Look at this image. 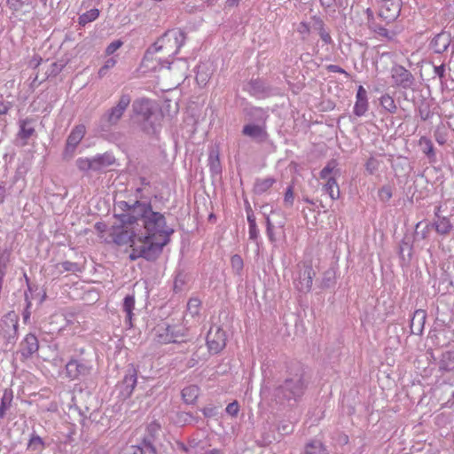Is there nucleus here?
Instances as JSON below:
<instances>
[{
    "label": "nucleus",
    "instance_id": "1",
    "mask_svg": "<svg viewBox=\"0 0 454 454\" xmlns=\"http://www.w3.org/2000/svg\"><path fill=\"white\" fill-rule=\"evenodd\" d=\"M310 377L307 368L300 362H293L287 367V376L283 384L274 390L275 398L281 403L297 402L304 395Z\"/></svg>",
    "mask_w": 454,
    "mask_h": 454
},
{
    "label": "nucleus",
    "instance_id": "2",
    "mask_svg": "<svg viewBox=\"0 0 454 454\" xmlns=\"http://www.w3.org/2000/svg\"><path fill=\"white\" fill-rule=\"evenodd\" d=\"M134 121L140 129L148 134H156L160 126L163 114L153 103L147 98H137L132 103Z\"/></svg>",
    "mask_w": 454,
    "mask_h": 454
},
{
    "label": "nucleus",
    "instance_id": "3",
    "mask_svg": "<svg viewBox=\"0 0 454 454\" xmlns=\"http://www.w3.org/2000/svg\"><path fill=\"white\" fill-rule=\"evenodd\" d=\"M151 207V202H143L137 200L133 203L125 200L115 202L114 207V217L120 223V226L117 229L120 230V228L133 225L137 223L138 220H142L143 222L149 213Z\"/></svg>",
    "mask_w": 454,
    "mask_h": 454
},
{
    "label": "nucleus",
    "instance_id": "4",
    "mask_svg": "<svg viewBox=\"0 0 454 454\" xmlns=\"http://www.w3.org/2000/svg\"><path fill=\"white\" fill-rule=\"evenodd\" d=\"M131 103V96L122 93L117 103L107 109L99 118L97 129L101 133H109L113 127L118 125Z\"/></svg>",
    "mask_w": 454,
    "mask_h": 454
},
{
    "label": "nucleus",
    "instance_id": "5",
    "mask_svg": "<svg viewBox=\"0 0 454 454\" xmlns=\"http://www.w3.org/2000/svg\"><path fill=\"white\" fill-rule=\"evenodd\" d=\"M186 40L185 33L181 29L166 31L151 47L146 53H154L163 51L166 55H176Z\"/></svg>",
    "mask_w": 454,
    "mask_h": 454
},
{
    "label": "nucleus",
    "instance_id": "6",
    "mask_svg": "<svg viewBox=\"0 0 454 454\" xmlns=\"http://www.w3.org/2000/svg\"><path fill=\"white\" fill-rule=\"evenodd\" d=\"M91 370V354H87L83 348L75 349L74 354L66 364L67 377L73 380L90 375Z\"/></svg>",
    "mask_w": 454,
    "mask_h": 454
},
{
    "label": "nucleus",
    "instance_id": "7",
    "mask_svg": "<svg viewBox=\"0 0 454 454\" xmlns=\"http://www.w3.org/2000/svg\"><path fill=\"white\" fill-rule=\"evenodd\" d=\"M143 226L145 230L146 239H153L156 236L170 239L171 235L175 232L172 227L167 225L165 215L160 212L153 211L152 207L143 221Z\"/></svg>",
    "mask_w": 454,
    "mask_h": 454
},
{
    "label": "nucleus",
    "instance_id": "8",
    "mask_svg": "<svg viewBox=\"0 0 454 454\" xmlns=\"http://www.w3.org/2000/svg\"><path fill=\"white\" fill-rule=\"evenodd\" d=\"M138 372V365L129 364L126 366L122 379L115 386V392L120 400H126L131 396L137 386Z\"/></svg>",
    "mask_w": 454,
    "mask_h": 454
},
{
    "label": "nucleus",
    "instance_id": "9",
    "mask_svg": "<svg viewBox=\"0 0 454 454\" xmlns=\"http://www.w3.org/2000/svg\"><path fill=\"white\" fill-rule=\"evenodd\" d=\"M390 74L394 87L403 90H415L416 78L412 73L403 66L395 64L391 67Z\"/></svg>",
    "mask_w": 454,
    "mask_h": 454
},
{
    "label": "nucleus",
    "instance_id": "10",
    "mask_svg": "<svg viewBox=\"0 0 454 454\" xmlns=\"http://www.w3.org/2000/svg\"><path fill=\"white\" fill-rule=\"evenodd\" d=\"M19 317L15 311L6 313L1 319L0 334L7 343L13 344L18 336Z\"/></svg>",
    "mask_w": 454,
    "mask_h": 454
},
{
    "label": "nucleus",
    "instance_id": "11",
    "mask_svg": "<svg viewBox=\"0 0 454 454\" xmlns=\"http://www.w3.org/2000/svg\"><path fill=\"white\" fill-rule=\"evenodd\" d=\"M140 255L148 262H154L161 254L163 247L170 242V239H163L161 243L153 242V239H146L145 236L139 237Z\"/></svg>",
    "mask_w": 454,
    "mask_h": 454
},
{
    "label": "nucleus",
    "instance_id": "12",
    "mask_svg": "<svg viewBox=\"0 0 454 454\" xmlns=\"http://www.w3.org/2000/svg\"><path fill=\"white\" fill-rule=\"evenodd\" d=\"M160 430V425L159 423L156 421L151 422L147 425L144 436L137 444L147 450L150 454H159L156 442Z\"/></svg>",
    "mask_w": 454,
    "mask_h": 454
},
{
    "label": "nucleus",
    "instance_id": "13",
    "mask_svg": "<svg viewBox=\"0 0 454 454\" xmlns=\"http://www.w3.org/2000/svg\"><path fill=\"white\" fill-rule=\"evenodd\" d=\"M226 341V333L220 326L210 327L207 334V345L210 352L218 354L225 348Z\"/></svg>",
    "mask_w": 454,
    "mask_h": 454
},
{
    "label": "nucleus",
    "instance_id": "14",
    "mask_svg": "<svg viewBox=\"0 0 454 454\" xmlns=\"http://www.w3.org/2000/svg\"><path fill=\"white\" fill-rule=\"evenodd\" d=\"M402 5V0H383L380 7L379 17L387 24L394 22L400 15Z\"/></svg>",
    "mask_w": 454,
    "mask_h": 454
},
{
    "label": "nucleus",
    "instance_id": "15",
    "mask_svg": "<svg viewBox=\"0 0 454 454\" xmlns=\"http://www.w3.org/2000/svg\"><path fill=\"white\" fill-rule=\"evenodd\" d=\"M85 133L86 128L82 124L77 125L72 129L66 142V146L63 153L64 157H73L77 145L84 137Z\"/></svg>",
    "mask_w": 454,
    "mask_h": 454
},
{
    "label": "nucleus",
    "instance_id": "16",
    "mask_svg": "<svg viewBox=\"0 0 454 454\" xmlns=\"http://www.w3.org/2000/svg\"><path fill=\"white\" fill-rule=\"evenodd\" d=\"M315 274L312 266L304 265L299 272L298 283L296 284L297 289L300 292H309L312 287Z\"/></svg>",
    "mask_w": 454,
    "mask_h": 454
},
{
    "label": "nucleus",
    "instance_id": "17",
    "mask_svg": "<svg viewBox=\"0 0 454 454\" xmlns=\"http://www.w3.org/2000/svg\"><path fill=\"white\" fill-rule=\"evenodd\" d=\"M242 134L256 143H264L269 137L264 125L247 124L242 129Z\"/></svg>",
    "mask_w": 454,
    "mask_h": 454
},
{
    "label": "nucleus",
    "instance_id": "18",
    "mask_svg": "<svg viewBox=\"0 0 454 454\" xmlns=\"http://www.w3.org/2000/svg\"><path fill=\"white\" fill-rule=\"evenodd\" d=\"M39 348L37 337L33 333L26 335L23 341L20 343V353L23 360L31 357Z\"/></svg>",
    "mask_w": 454,
    "mask_h": 454
},
{
    "label": "nucleus",
    "instance_id": "19",
    "mask_svg": "<svg viewBox=\"0 0 454 454\" xmlns=\"http://www.w3.org/2000/svg\"><path fill=\"white\" fill-rule=\"evenodd\" d=\"M120 226V223L113 226V231L111 236L113 237V241L118 246H123L127 244H133L135 242L136 233L131 231L124 230L123 228H117Z\"/></svg>",
    "mask_w": 454,
    "mask_h": 454
},
{
    "label": "nucleus",
    "instance_id": "20",
    "mask_svg": "<svg viewBox=\"0 0 454 454\" xmlns=\"http://www.w3.org/2000/svg\"><path fill=\"white\" fill-rule=\"evenodd\" d=\"M451 43V35L450 32L442 30L437 34L430 42V48L435 53L444 52Z\"/></svg>",
    "mask_w": 454,
    "mask_h": 454
},
{
    "label": "nucleus",
    "instance_id": "21",
    "mask_svg": "<svg viewBox=\"0 0 454 454\" xmlns=\"http://www.w3.org/2000/svg\"><path fill=\"white\" fill-rule=\"evenodd\" d=\"M369 103L367 98V91L362 86L359 85L356 95V103L354 106L353 113L356 116L361 117L365 114L368 111Z\"/></svg>",
    "mask_w": 454,
    "mask_h": 454
},
{
    "label": "nucleus",
    "instance_id": "22",
    "mask_svg": "<svg viewBox=\"0 0 454 454\" xmlns=\"http://www.w3.org/2000/svg\"><path fill=\"white\" fill-rule=\"evenodd\" d=\"M438 370L442 374L454 375V349L443 351L438 361Z\"/></svg>",
    "mask_w": 454,
    "mask_h": 454
},
{
    "label": "nucleus",
    "instance_id": "23",
    "mask_svg": "<svg viewBox=\"0 0 454 454\" xmlns=\"http://www.w3.org/2000/svg\"><path fill=\"white\" fill-rule=\"evenodd\" d=\"M244 90L254 97H264L269 92V88L261 79H251L245 86Z\"/></svg>",
    "mask_w": 454,
    "mask_h": 454
},
{
    "label": "nucleus",
    "instance_id": "24",
    "mask_svg": "<svg viewBox=\"0 0 454 454\" xmlns=\"http://www.w3.org/2000/svg\"><path fill=\"white\" fill-rule=\"evenodd\" d=\"M426 318L427 312L425 309H417L414 311L410 324L411 333L412 334H422Z\"/></svg>",
    "mask_w": 454,
    "mask_h": 454
},
{
    "label": "nucleus",
    "instance_id": "25",
    "mask_svg": "<svg viewBox=\"0 0 454 454\" xmlns=\"http://www.w3.org/2000/svg\"><path fill=\"white\" fill-rule=\"evenodd\" d=\"M312 20V28L317 31L322 39V41L325 44H333V41L329 33V31L325 27V24L323 19L319 16L314 15L311 17Z\"/></svg>",
    "mask_w": 454,
    "mask_h": 454
},
{
    "label": "nucleus",
    "instance_id": "26",
    "mask_svg": "<svg viewBox=\"0 0 454 454\" xmlns=\"http://www.w3.org/2000/svg\"><path fill=\"white\" fill-rule=\"evenodd\" d=\"M93 171L100 172L115 162V158L112 153H105L92 157Z\"/></svg>",
    "mask_w": 454,
    "mask_h": 454
},
{
    "label": "nucleus",
    "instance_id": "27",
    "mask_svg": "<svg viewBox=\"0 0 454 454\" xmlns=\"http://www.w3.org/2000/svg\"><path fill=\"white\" fill-rule=\"evenodd\" d=\"M34 120L30 118H26L24 120H20L19 121L20 130L18 133V137L24 140L23 145L27 144V139L33 136H35V129L33 126Z\"/></svg>",
    "mask_w": 454,
    "mask_h": 454
},
{
    "label": "nucleus",
    "instance_id": "28",
    "mask_svg": "<svg viewBox=\"0 0 454 454\" xmlns=\"http://www.w3.org/2000/svg\"><path fill=\"white\" fill-rule=\"evenodd\" d=\"M419 145L421 148L422 153L427 156L430 163L436 162V153L430 138L423 136L419 140Z\"/></svg>",
    "mask_w": 454,
    "mask_h": 454
},
{
    "label": "nucleus",
    "instance_id": "29",
    "mask_svg": "<svg viewBox=\"0 0 454 454\" xmlns=\"http://www.w3.org/2000/svg\"><path fill=\"white\" fill-rule=\"evenodd\" d=\"M415 240L408 234H405L399 246V255L402 260L405 261L406 257L404 252L407 251V260L410 261L412 255L413 245Z\"/></svg>",
    "mask_w": 454,
    "mask_h": 454
},
{
    "label": "nucleus",
    "instance_id": "30",
    "mask_svg": "<svg viewBox=\"0 0 454 454\" xmlns=\"http://www.w3.org/2000/svg\"><path fill=\"white\" fill-rule=\"evenodd\" d=\"M275 183L276 179L274 177L257 178L254 182L253 192L256 195H262L269 191Z\"/></svg>",
    "mask_w": 454,
    "mask_h": 454
},
{
    "label": "nucleus",
    "instance_id": "31",
    "mask_svg": "<svg viewBox=\"0 0 454 454\" xmlns=\"http://www.w3.org/2000/svg\"><path fill=\"white\" fill-rule=\"evenodd\" d=\"M200 395V388L196 385H190L183 388L182 399L187 404H193Z\"/></svg>",
    "mask_w": 454,
    "mask_h": 454
},
{
    "label": "nucleus",
    "instance_id": "32",
    "mask_svg": "<svg viewBox=\"0 0 454 454\" xmlns=\"http://www.w3.org/2000/svg\"><path fill=\"white\" fill-rule=\"evenodd\" d=\"M370 30L378 36L384 38L386 42H395L396 39L397 34L395 30H389L379 23L373 26Z\"/></svg>",
    "mask_w": 454,
    "mask_h": 454
},
{
    "label": "nucleus",
    "instance_id": "33",
    "mask_svg": "<svg viewBox=\"0 0 454 454\" xmlns=\"http://www.w3.org/2000/svg\"><path fill=\"white\" fill-rule=\"evenodd\" d=\"M170 338L173 340L172 343H182L185 341L187 337V329L182 325H168Z\"/></svg>",
    "mask_w": 454,
    "mask_h": 454
},
{
    "label": "nucleus",
    "instance_id": "34",
    "mask_svg": "<svg viewBox=\"0 0 454 454\" xmlns=\"http://www.w3.org/2000/svg\"><path fill=\"white\" fill-rule=\"evenodd\" d=\"M305 454H329L324 443L317 439L311 440L304 447Z\"/></svg>",
    "mask_w": 454,
    "mask_h": 454
},
{
    "label": "nucleus",
    "instance_id": "35",
    "mask_svg": "<svg viewBox=\"0 0 454 454\" xmlns=\"http://www.w3.org/2000/svg\"><path fill=\"white\" fill-rule=\"evenodd\" d=\"M169 331L168 325H159L155 328L154 340L160 344L172 343L173 340L170 338Z\"/></svg>",
    "mask_w": 454,
    "mask_h": 454
},
{
    "label": "nucleus",
    "instance_id": "36",
    "mask_svg": "<svg viewBox=\"0 0 454 454\" xmlns=\"http://www.w3.org/2000/svg\"><path fill=\"white\" fill-rule=\"evenodd\" d=\"M13 399V392L11 388H5L0 402V419H4L6 414V411L12 406Z\"/></svg>",
    "mask_w": 454,
    "mask_h": 454
},
{
    "label": "nucleus",
    "instance_id": "37",
    "mask_svg": "<svg viewBox=\"0 0 454 454\" xmlns=\"http://www.w3.org/2000/svg\"><path fill=\"white\" fill-rule=\"evenodd\" d=\"M123 311L126 313V322L129 323V327L133 326L132 317L133 309H135V297L134 295L128 294L123 300Z\"/></svg>",
    "mask_w": 454,
    "mask_h": 454
},
{
    "label": "nucleus",
    "instance_id": "38",
    "mask_svg": "<svg viewBox=\"0 0 454 454\" xmlns=\"http://www.w3.org/2000/svg\"><path fill=\"white\" fill-rule=\"evenodd\" d=\"M433 226H434L436 232L440 235L449 234L453 228L450 219L445 216L435 220Z\"/></svg>",
    "mask_w": 454,
    "mask_h": 454
},
{
    "label": "nucleus",
    "instance_id": "39",
    "mask_svg": "<svg viewBox=\"0 0 454 454\" xmlns=\"http://www.w3.org/2000/svg\"><path fill=\"white\" fill-rule=\"evenodd\" d=\"M247 116L249 121H256L264 124L268 114L265 110L261 107H252L247 112Z\"/></svg>",
    "mask_w": 454,
    "mask_h": 454
},
{
    "label": "nucleus",
    "instance_id": "40",
    "mask_svg": "<svg viewBox=\"0 0 454 454\" xmlns=\"http://www.w3.org/2000/svg\"><path fill=\"white\" fill-rule=\"evenodd\" d=\"M324 190L329 194L332 200H334L340 198V188L334 176L327 178V182L324 185Z\"/></svg>",
    "mask_w": 454,
    "mask_h": 454
},
{
    "label": "nucleus",
    "instance_id": "41",
    "mask_svg": "<svg viewBox=\"0 0 454 454\" xmlns=\"http://www.w3.org/2000/svg\"><path fill=\"white\" fill-rule=\"evenodd\" d=\"M431 225L427 223L419 222L413 233L414 240L427 239L430 232Z\"/></svg>",
    "mask_w": 454,
    "mask_h": 454
},
{
    "label": "nucleus",
    "instance_id": "42",
    "mask_svg": "<svg viewBox=\"0 0 454 454\" xmlns=\"http://www.w3.org/2000/svg\"><path fill=\"white\" fill-rule=\"evenodd\" d=\"M380 104L382 108L389 114H395L397 111L395 100L389 94L382 95L380 98Z\"/></svg>",
    "mask_w": 454,
    "mask_h": 454
},
{
    "label": "nucleus",
    "instance_id": "43",
    "mask_svg": "<svg viewBox=\"0 0 454 454\" xmlns=\"http://www.w3.org/2000/svg\"><path fill=\"white\" fill-rule=\"evenodd\" d=\"M208 160H209V168H210L211 174L213 176L221 175L222 166H221V162L219 160L218 153H215L214 151H212L209 153Z\"/></svg>",
    "mask_w": 454,
    "mask_h": 454
},
{
    "label": "nucleus",
    "instance_id": "44",
    "mask_svg": "<svg viewBox=\"0 0 454 454\" xmlns=\"http://www.w3.org/2000/svg\"><path fill=\"white\" fill-rule=\"evenodd\" d=\"M338 161L335 159L330 160L327 164L322 168V170L319 173V176L321 179H326L329 178L328 176L332 173H334V175L340 174V170L337 169Z\"/></svg>",
    "mask_w": 454,
    "mask_h": 454
},
{
    "label": "nucleus",
    "instance_id": "45",
    "mask_svg": "<svg viewBox=\"0 0 454 454\" xmlns=\"http://www.w3.org/2000/svg\"><path fill=\"white\" fill-rule=\"evenodd\" d=\"M99 16V10L97 8L90 9V11L81 14L78 19V24L84 27L86 24L94 21Z\"/></svg>",
    "mask_w": 454,
    "mask_h": 454
},
{
    "label": "nucleus",
    "instance_id": "46",
    "mask_svg": "<svg viewBox=\"0 0 454 454\" xmlns=\"http://www.w3.org/2000/svg\"><path fill=\"white\" fill-rule=\"evenodd\" d=\"M45 448V443L42 437L36 434H32L27 443V450L34 451H42Z\"/></svg>",
    "mask_w": 454,
    "mask_h": 454
},
{
    "label": "nucleus",
    "instance_id": "47",
    "mask_svg": "<svg viewBox=\"0 0 454 454\" xmlns=\"http://www.w3.org/2000/svg\"><path fill=\"white\" fill-rule=\"evenodd\" d=\"M76 167L80 171H93V164L91 158H78L75 161Z\"/></svg>",
    "mask_w": 454,
    "mask_h": 454
},
{
    "label": "nucleus",
    "instance_id": "48",
    "mask_svg": "<svg viewBox=\"0 0 454 454\" xmlns=\"http://www.w3.org/2000/svg\"><path fill=\"white\" fill-rule=\"evenodd\" d=\"M378 195L382 202H387L393 196V188L389 184L383 185L379 189Z\"/></svg>",
    "mask_w": 454,
    "mask_h": 454
},
{
    "label": "nucleus",
    "instance_id": "49",
    "mask_svg": "<svg viewBox=\"0 0 454 454\" xmlns=\"http://www.w3.org/2000/svg\"><path fill=\"white\" fill-rule=\"evenodd\" d=\"M247 218L249 225V239L256 240L259 236V230L255 223V216L247 215Z\"/></svg>",
    "mask_w": 454,
    "mask_h": 454
},
{
    "label": "nucleus",
    "instance_id": "50",
    "mask_svg": "<svg viewBox=\"0 0 454 454\" xmlns=\"http://www.w3.org/2000/svg\"><path fill=\"white\" fill-rule=\"evenodd\" d=\"M379 167L380 161L372 156H371L364 164L365 171L369 175H374L378 171Z\"/></svg>",
    "mask_w": 454,
    "mask_h": 454
},
{
    "label": "nucleus",
    "instance_id": "51",
    "mask_svg": "<svg viewBox=\"0 0 454 454\" xmlns=\"http://www.w3.org/2000/svg\"><path fill=\"white\" fill-rule=\"evenodd\" d=\"M201 301L199 298L192 297L187 302V309L192 316L198 315Z\"/></svg>",
    "mask_w": 454,
    "mask_h": 454
},
{
    "label": "nucleus",
    "instance_id": "52",
    "mask_svg": "<svg viewBox=\"0 0 454 454\" xmlns=\"http://www.w3.org/2000/svg\"><path fill=\"white\" fill-rule=\"evenodd\" d=\"M263 215L266 219V234L268 236L269 240L271 243H275L277 239L274 233V225L272 224L270 217L268 216V213L266 211L263 212Z\"/></svg>",
    "mask_w": 454,
    "mask_h": 454
},
{
    "label": "nucleus",
    "instance_id": "53",
    "mask_svg": "<svg viewBox=\"0 0 454 454\" xmlns=\"http://www.w3.org/2000/svg\"><path fill=\"white\" fill-rule=\"evenodd\" d=\"M335 273L333 270H326L324 273L321 286L324 288H329L334 284Z\"/></svg>",
    "mask_w": 454,
    "mask_h": 454
},
{
    "label": "nucleus",
    "instance_id": "54",
    "mask_svg": "<svg viewBox=\"0 0 454 454\" xmlns=\"http://www.w3.org/2000/svg\"><path fill=\"white\" fill-rule=\"evenodd\" d=\"M219 408V406L208 404L207 406L201 409V412L203 413L205 418L211 419L218 415Z\"/></svg>",
    "mask_w": 454,
    "mask_h": 454
},
{
    "label": "nucleus",
    "instance_id": "55",
    "mask_svg": "<svg viewBox=\"0 0 454 454\" xmlns=\"http://www.w3.org/2000/svg\"><path fill=\"white\" fill-rule=\"evenodd\" d=\"M231 267H232L233 270L237 274H240V272L243 269V266H244L243 260H242L241 256L239 254L232 255L231 258Z\"/></svg>",
    "mask_w": 454,
    "mask_h": 454
},
{
    "label": "nucleus",
    "instance_id": "56",
    "mask_svg": "<svg viewBox=\"0 0 454 454\" xmlns=\"http://www.w3.org/2000/svg\"><path fill=\"white\" fill-rule=\"evenodd\" d=\"M294 186L289 185L286 188L284 197V204L287 207H291L294 204Z\"/></svg>",
    "mask_w": 454,
    "mask_h": 454
},
{
    "label": "nucleus",
    "instance_id": "57",
    "mask_svg": "<svg viewBox=\"0 0 454 454\" xmlns=\"http://www.w3.org/2000/svg\"><path fill=\"white\" fill-rule=\"evenodd\" d=\"M419 113L421 120L427 121L431 118L432 113L427 104H421L419 106Z\"/></svg>",
    "mask_w": 454,
    "mask_h": 454
},
{
    "label": "nucleus",
    "instance_id": "58",
    "mask_svg": "<svg viewBox=\"0 0 454 454\" xmlns=\"http://www.w3.org/2000/svg\"><path fill=\"white\" fill-rule=\"evenodd\" d=\"M61 266L65 271L79 272L81 267L77 262H72L69 261L63 262Z\"/></svg>",
    "mask_w": 454,
    "mask_h": 454
},
{
    "label": "nucleus",
    "instance_id": "59",
    "mask_svg": "<svg viewBox=\"0 0 454 454\" xmlns=\"http://www.w3.org/2000/svg\"><path fill=\"white\" fill-rule=\"evenodd\" d=\"M209 80V74L201 70V67H199L198 72L196 74V81L200 85H206Z\"/></svg>",
    "mask_w": 454,
    "mask_h": 454
},
{
    "label": "nucleus",
    "instance_id": "60",
    "mask_svg": "<svg viewBox=\"0 0 454 454\" xmlns=\"http://www.w3.org/2000/svg\"><path fill=\"white\" fill-rule=\"evenodd\" d=\"M225 411L230 416L236 417L239 411V402L235 400L232 403H229L225 409Z\"/></svg>",
    "mask_w": 454,
    "mask_h": 454
},
{
    "label": "nucleus",
    "instance_id": "61",
    "mask_svg": "<svg viewBox=\"0 0 454 454\" xmlns=\"http://www.w3.org/2000/svg\"><path fill=\"white\" fill-rule=\"evenodd\" d=\"M294 430V426L292 425V423L290 422H281L279 423V425L278 426V431L281 434H289L293 432Z\"/></svg>",
    "mask_w": 454,
    "mask_h": 454
},
{
    "label": "nucleus",
    "instance_id": "62",
    "mask_svg": "<svg viewBox=\"0 0 454 454\" xmlns=\"http://www.w3.org/2000/svg\"><path fill=\"white\" fill-rule=\"evenodd\" d=\"M184 275L182 273H178L176 276L175 281H174V290L175 292H179L183 289L184 285L185 284L184 280Z\"/></svg>",
    "mask_w": 454,
    "mask_h": 454
},
{
    "label": "nucleus",
    "instance_id": "63",
    "mask_svg": "<svg viewBox=\"0 0 454 454\" xmlns=\"http://www.w3.org/2000/svg\"><path fill=\"white\" fill-rule=\"evenodd\" d=\"M366 14V20H367V27L369 29H371L373 26H375L378 22L376 21L374 13L371 8H367L364 11Z\"/></svg>",
    "mask_w": 454,
    "mask_h": 454
},
{
    "label": "nucleus",
    "instance_id": "64",
    "mask_svg": "<svg viewBox=\"0 0 454 454\" xmlns=\"http://www.w3.org/2000/svg\"><path fill=\"white\" fill-rule=\"evenodd\" d=\"M12 103L10 101L4 100L2 96L0 97V116L5 115L12 109Z\"/></svg>",
    "mask_w": 454,
    "mask_h": 454
}]
</instances>
